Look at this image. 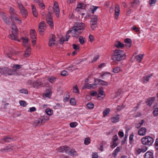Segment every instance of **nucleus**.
I'll use <instances>...</instances> for the list:
<instances>
[{"instance_id": "40", "label": "nucleus", "mask_w": 158, "mask_h": 158, "mask_svg": "<svg viewBox=\"0 0 158 158\" xmlns=\"http://www.w3.org/2000/svg\"><path fill=\"white\" fill-rule=\"evenodd\" d=\"M52 94V91L51 90H50L49 91L47 92L44 94V96L45 97L50 98Z\"/></svg>"}, {"instance_id": "30", "label": "nucleus", "mask_w": 158, "mask_h": 158, "mask_svg": "<svg viewBox=\"0 0 158 158\" xmlns=\"http://www.w3.org/2000/svg\"><path fill=\"white\" fill-rule=\"evenodd\" d=\"M145 158H153L152 153L150 152H147L145 154Z\"/></svg>"}, {"instance_id": "31", "label": "nucleus", "mask_w": 158, "mask_h": 158, "mask_svg": "<svg viewBox=\"0 0 158 158\" xmlns=\"http://www.w3.org/2000/svg\"><path fill=\"white\" fill-rule=\"evenodd\" d=\"M143 54H139L136 56V59L138 61L140 62L143 58Z\"/></svg>"}, {"instance_id": "5", "label": "nucleus", "mask_w": 158, "mask_h": 158, "mask_svg": "<svg viewBox=\"0 0 158 158\" xmlns=\"http://www.w3.org/2000/svg\"><path fill=\"white\" fill-rule=\"evenodd\" d=\"M141 142L144 145L150 146L153 143L154 140L151 137L146 136L141 139Z\"/></svg>"}, {"instance_id": "10", "label": "nucleus", "mask_w": 158, "mask_h": 158, "mask_svg": "<svg viewBox=\"0 0 158 158\" xmlns=\"http://www.w3.org/2000/svg\"><path fill=\"white\" fill-rule=\"evenodd\" d=\"M39 28V31L40 32H43L45 30L46 25L44 21H42L40 23Z\"/></svg>"}, {"instance_id": "51", "label": "nucleus", "mask_w": 158, "mask_h": 158, "mask_svg": "<svg viewBox=\"0 0 158 158\" xmlns=\"http://www.w3.org/2000/svg\"><path fill=\"white\" fill-rule=\"evenodd\" d=\"M70 103L72 105H75L76 104V100L74 98H71L70 100Z\"/></svg>"}, {"instance_id": "14", "label": "nucleus", "mask_w": 158, "mask_h": 158, "mask_svg": "<svg viewBox=\"0 0 158 158\" xmlns=\"http://www.w3.org/2000/svg\"><path fill=\"white\" fill-rule=\"evenodd\" d=\"M69 148L66 146H63L59 148L58 151L60 152L68 153Z\"/></svg>"}, {"instance_id": "58", "label": "nucleus", "mask_w": 158, "mask_h": 158, "mask_svg": "<svg viewBox=\"0 0 158 158\" xmlns=\"http://www.w3.org/2000/svg\"><path fill=\"white\" fill-rule=\"evenodd\" d=\"M156 2V0H149V3L150 5L152 6L155 4Z\"/></svg>"}, {"instance_id": "56", "label": "nucleus", "mask_w": 158, "mask_h": 158, "mask_svg": "<svg viewBox=\"0 0 158 158\" xmlns=\"http://www.w3.org/2000/svg\"><path fill=\"white\" fill-rule=\"evenodd\" d=\"M20 105L23 107H25L27 105L26 102L24 101H21L19 102Z\"/></svg>"}, {"instance_id": "49", "label": "nucleus", "mask_w": 158, "mask_h": 158, "mask_svg": "<svg viewBox=\"0 0 158 158\" xmlns=\"http://www.w3.org/2000/svg\"><path fill=\"white\" fill-rule=\"evenodd\" d=\"M90 142V139L89 138H85L84 140V143L85 145H88Z\"/></svg>"}, {"instance_id": "28", "label": "nucleus", "mask_w": 158, "mask_h": 158, "mask_svg": "<svg viewBox=\"0 0 158 158\" xmlns=\"http://www.w3.org/2000/svg\"><path fill=\"white\" fill-rule=\"evenodd\" d=\"M30 34L31 39H35L36 38V33L35 30H31L30 31Z\"/></svg>"}, {"instance_id": "45", "label": "nucleus", "mask_w": 158, "mask_h": 158, "mask_svg": "<svg viewBox=\"0 0 158 158\" xmlns=\"http://www.w3.org/2000/svg\"><path fill=\"white\" fill-rule=\"evenodd\" d=\"M19 92L22 94H27L28 93V91L26 89H23L19 90Z\"/></svg>"}, {"instance_id": "24", "label": "nucleus", "mask_w": 158, "mask_h": 158, "mask_svg": "<svg viewBox=\"0 0 158 158\" xmlns=\"http://www.w3.org/2000/svg\"><path fill=\"white\" fill-rule=\"evenodd\" d=\"M152 76V74H149L148 75L146 76L143 77V81L144 82L146 83L149 80Z\"/></svg>"}, {"instance_id": "6", "label": "nucleus", "mask_w": 158, "mask_h": 158, "mask_svg": "<svg viewBox=\"0 0 158 158\" xmlns=\"http://www.w3.org/2000/svg\"><path fill=\"white\" fill-rule=\"evenodd\" d=\"M18 4L21 14L24 17H26L28 15L27 11L21 3H18Z\"/></svg>"}, {"instance_id": "7", "label": "nucleus", "mask_w": 158, "mask_h": 158, "mask_svg": "<svg viewBox=\"0 0 158 158\" xmlns=\"http://www.w3.org/2000/svg\"><path fill=\"white\" fill-rule=\"evenodd\" d=\"M51 8V7H49V14L46 16V19L48 23L51 26V27H53L52 19L50 13V10Z\"/></svg>"}, {"instance_id": "57", "label": "nucleus", "mask_w": 158, "mask_h": 158, "mask_svg": "<svg viewBox=\"0 0 158 158\" xmlns=\"http://www.w3.org/2000/svg\"><path fill=\"white\" fill-rule=\"evenodd\" d=\"M94 106V105L92 103H89L87 104V107L89 109H92Z\"/></svg>"}, {"instance_id": "38", "label": "nucleus", "mask_w": 158, "mask_h": 158, "mask_svg": "<svg viewBox=\"0 0 158 158\" xmlns=\"http://www.w3.org/2000/svg\"><path fill=\"white\" fill-rule=\"evenodd\" d=\"M98 20V16L97 15L93 16L91 19L90 22H95L97 23Z\"/></svg>"}, {"instance_id": "17", "label": "nucleus", "mask_w": 158, "mask_h": 158, "mask_svg": "<svg viewBox=\"0 0 158 158\" xmlns=\"http://www.w3.org/2000/svg\"><path fill=\"white\" fill-rule=\"evenodd\" d=\"M119 118V115L117 114L115 116H113L110 118L111 121L112 123H116L118 122Z\"/></svg>"}, {"instance_id": "27", "label": "nucleus", "mask_w": 158, "mask_h": 158, "mask_svg": "<svg viewBox=\"0 0 158 158\" xmlns=\"http://www.w3.org/2000/svg\"><path fill=\"white\" fill-rule=\"evenodd\" d=\"M31 48L30 47H28L27 48L25 53V57H28L29 56L31 53Z\"/></svg>"}, {"instance_id": "19", "label": "nucleus", "mask_w": 158, "mask_h": 158, "mask_svg": "<svg viewBox=\"0 0 158 158\" xmlns=\"http://www.w3.org/2000/svg\"><path fill=\"white\" fill-rule=\"evenodd\" d=\"M6 74H7L9 75H12L16 74L15 73V70H14L13 69L6 68Z\"/></svg>"}, {"instance_id": "36", "label": "nucleus", "mask_w": 158, "mask_h": 158, "mask_svg": "<svg viewBox=\"0 0 158 158\" xmlns=\"http://www.w3.org/2000/svg\"><path fill=\"white\" fill-rule=\"evenodd\" d=\"M13 146L9 145L5 148H3V150L5 152L10 151V149H13Z\"/></svg>"}, {"instance_id": "25", "label": "nucleus", "mask_w": 158, "mask_h": 158, "mask_svg": "<svg viewBox=\"0 0 158 158\" xmlns=\"http://www.w3.org/2000/svg\"><path fill=\"white\" fill-rule=\"evenodd\" d=\"M31 6L32 12L34 16L35 17H37L38 14L35 6L33 4L31 5Z\"/></svg>"}, {"instance_id": "29", "label": "nucleus", "mask_w": 158, "mask_h": 158, "mask_svg": "<svg viewBox=\"0 0 158 158\" xmlns=\"http://www.w3.org/2000/svg\"><path fill=\"white\" fill-rule=\"evenodd\" d=\"M57 78L53 76L49 77L48 78V81L50 83H53L56 81Z\"/></svg>"}, {"instance_id": "42", "label": "nucleus", "mask_w": 158, "mask_h": 158, "mask_svg": "<svg viewBox=\"0 0 158 158\" xmlns=\"http://www.w3.org/2000/svg\"><path fill=\"white\" fill-rule=\"evenodd\" d=\"M155 99V98L154 97H152L149 98L148 99V104L150 106L154 102Z\"/></svg>"}, {"instance_id": "64", "label": "nucleus", "mask_w": 158, "mask_h": 158, "mask_svg": "<svg viewBox=\"0 0 158 158\" xmlns=\"http://www.w3.org/2000/svg\"><path fill=\"white\" fill-rule=\"evenodd\" d=\"M153 113L155 115H157L158 114V108H155L153 111Z\"/></svg>"}, {"instance_id": "54", "label": "nucleus", "mask_w": 158, "mask_h": 158, "mask_svg": "<svg viewBox=\"0 0 158 158\" xmlns=\"http://www.w3.org/2000/svg\"><path fill=\"white\" fill-rule=\"evenodd\" d=\"M92 158H98V156L97 152H94L92 154Z\"/></svg>"}, {"instance_id": "2", "label": "nucleus", "mask_w": 158, "mask_h": 158, "mask_svg": "<svg viewBox=\"0 0 158 158\" xmlns=\"http://www.w3.org/2000/svg\"><path fill=\"white\" fill-rule=\"evenodd\" d=\"M125 54L123 51L119 50L114 51L113 56V59L114 60L119 61L125 58Z\"/></svg>"}, {"instance_id": "23", "label": "nucleus", "mask_w": 158, "mask_h": 158, "mask_svg": "<svg viewBox=\"0 0 158 158\" xmlns=\"http://www.w3.org/2000/svg\"><path fill=\"white\" fill-rule=\"evenodd\" d=\"M22 67V65L19 64H15L12 66V68L14 69V70H15V73H16V71L20 69Z\"/></svg>"}, {"instance_id": "50", "label": "nucleus", "mask_w": 158, "mask_h": 158, "mask_svg": "<svg viewBox=\"0 0 158 158\" xmlns=\"http://www.w3.org/2000/svg\"><path fill=\"white\" fill-rule=\"evenodd\" d=\"M120 68L119 67H116L113 70V72L115 73H118V72H120Z\"/></svg>"}, {"instance_id": "15", "label": "nucleus", "mask_w": 158, "mask_h": 158, "mask_svg": "<svg viewBox=\"0 0 158 158\" xmlns=\"http://www.w3.org/2000/svg\"><path fill=\"white\" fill-rule=\"evenodd\" d=\"M42 83L40 80H37L32 83L33 87L34 88H38L42 85Z\"/></svg>"}, {"instance_id": "26", "label": "nucleus", "mask_w": 158, "mask_h": 158, "mask_svg": "<svg viewBox=\"0 0 158 158\" xmlns=\"http://www.w3.org/2000/svg\"><path fill=\"white\" fill-rule=\"evenodd\" d=\"M66 69L68 71H69L72 72L73 71V70H75L77 69V68H76V66H75V65H71L70 66L68 67Z\"/></svg>"}, {"instance_id": "3", "label": "nucleus", "mask_w": 158, "mask_h": 158, "mask_svg": "<svg viewBox=\"0 0 158 158\" xmlns=\"http://www.w3.org/2000/svg\"><path fill=\"white\" fill-rule=\"evenodd\" d=\"M11 29L12 34L9 35V38L12 40L20 41V40L18 39V37L16 35V33L18 32L17 27L15 26V24L13 23L12 24Z\"/></svg>"}, {"instance_id": "63", "label": "nucleus", "mask_w": 158, "mask_h": 158, "mask_svg": "<svg viewBox=\"0 0 158 158\" xmlns=\"http://www.w3.org/2000/svg\"><path fill=\"white\" fill-rule=\"evenodd\" d=\"M90 95L92 96H96L97 95V92L95 91H93L90 93Z\"/></svg>"}, {"instance_id": "11", "label": "nucleus", "mask_w": 158, "mask_h": 158, "mask_svg": "<svg viewBox=\"0 0 158 158\" xmlns=\"http://www.w3.org/2000/svg\"><path fill=\"white\" fill-rule=\"evenodd\" d=\"M96 84H87L84 85L82 87V89H91L92 88H94L96 87Z\"/></svg>"}, {"instance_id": "18", "label": "nucleus", "mask_w": 158, "mask_h": 158, "mask_svg": "<svg viewBox=\"0 0 158 158\" xmlns=\"http://www.w3.org/2000/svg\"><path fill=\"white\" fill-rule=\"evenodd\" d=\"M147 150L146 147H144L141 148H137L136 149V153L138 154H140L141 153H144Z\"/></svg>"}, {"instance_id": "61", "label": "nucleus", "mask_w": 158, "mask_h": 158, "mask_svg": "<svg viewBox=\"0 0 158 158\" xmlns=\"http://www.w3.org/2000/svg\"><path fill=\"white\" fill-rule=\"evenodd\" d=\"M117 145V143H116L115 142L113 141V143H111V147L112 148H114L115 147H116Z\"/></svg>"}, {"instance_id": "34", "label": "nucleus", "mask_w": 158, "mask_h": 158, "mask_svg": "<svg viewBox=\"0 0 158 158\" xmlns=\"http://www.w3.org/2000/svg\"><path fill=\"white\" fill-rule=\"evenodd\" d=\"M23 45L24 46H26L28 41V39L27 38H25L23 37L22 38Z\"/></svg>"}, {"instance_id": "1", "label": "nucleus", "mask_w": 158, "mask_h": 158, "mask_svg": "<svg viewBox=\"0 0 158 158\" xmlns=\"http://www.w3.org/2000/svg\"><path fill=\"white\" fill-rule=\"evenodd\" d=\"M86 25L83 23H77L75 25L72 27L70 30H69L65 37L62 38L60 41L61 43H63L65 41H67L70 37V35L69 34L70 33L72 34V36L76 38H77L79 35L82 33V30L84 29Z\"/></svg>"}, {"instance_id": "44", "label": "nucleus", "mask_w": 158, "mask_h": 158, "mask_svg": "<svg viewBox=\"0 0 158 158\" xmlns=\"http://www.w3.org/2000/svg\"><path fill=\"white\" fill-rule=\"evenodd\" d=\"M139 0H134V2L131 3V6L133 7L135 6H136L139 4Z\"/></svg>"}, {"instance_id": "9", "label": "nucleus", "mask_w": 158, "mask_h": 158, "mask_svg": "<svg viewBox=\"0 0 158 158\" xmlns=\"http://www.w3.org/2000/svg\"><path fill=\"white\" fill-rule=\"evenodd\" d=\"M55 36L53 34L50 35L48 43L49 46H52L56 44V42L55 40Z\"/></svg>"}, {"instance_id": "37", "label": "nucleus", "mask_w": 158, "mask_h": 158, "mask_svg": "<svg viewBox=\"0 0 158 158\" xmlns=\"http://www.w3.org/2000/svg\"><path fill=\"white\" fill-rule=\"evenodd\" d=\"M45 112L46 114L49 115H51L53 113L52 110H51L49 108L45 110Z\"/></svg>"}, {"instance_id": "41", "label": "nucleus", "mask_w": 158, "mask_h": 158, "mask_svg": "<svg viewBox=\"0 0 158 158\" xmlns=\"http://www.w3.org/2000/svg\"><path fill=\"white\" fill-rule=\"evenodd\" d=\"M73 91L74 93H79V90L78 89V87L77 85H74L73 86Z\"/></svg>"}, {"instance_id": "21", "label": "nucleus", "mask_w": 158, "mask_h": 158, "mask_svg": "<svg viewBox=\"0 0 158 158\" xmlns=\"http://www.w3.org/2000/svg\"><path fill=\"white\" fill-rule=\"evenodd\" d=\"M95 82H98V84L103 85H108V83L102 80L98 79H95L94 80Z\"/></svg>"}, {"instance_id": "55", "label": "nucleus", "mask_w": 158, "mask_h": 158, "mask_svg": "<svg viewBox=\"0 0 158 158\" xmlns=\"http://www.w3.org/2000/svg\"><path fill=\"white\" fill-rule=\"evenodd\" d=\"M131 29L132 30L136 32H138L139 31V28L135 26H133Z\"/></svg>"}, {"instance_id": "48", "label": "nucleus", "mask_w": 158, "mask_h": 158, "mask_svg": "<svg viewBox=\"0 0 158 158\" xmlns=\"http://www.w3.org/2000/svg\"><path fill=\"white\" fill-rule=\"evenodd\" d=\"M110 73H106L102 75V77L103 79H105L108 77L110 76Z\"/></svg>"}, {"instance_id": "8", "label": "nucleus", "mask_w": 158, "mask_h": 158, "mask_svg": "<svg viewBox=\"0 0 158 158\" xmlns=\"http://www.w3.org/2000/svg\"><path fill=\"white\" fill-rule=\"evenodd\" d=\"M54 12L55 13L57 17L59 16L60 13V9L59 7L58 3L56 1L54 2L53 7Z\"/></svg>"}, {"instance_id": "33", "label": "nucleus", "mask_w": 158, "mask_h": 158, "mask_svg": "<svg viewBox=\"0 0 158 158\" xmlns=\"http://www.w3.org/2000/svg\"><path fill=\"white\" fill-rule=\"evenodd\" d=\"M125 42L126 44V46L130 47L131 45V40L130 39H127L125 40Z\"/></svg>"}, {"instance_id": "13", "label": "nucleus", "mask_w": 158, "mask_h": 158, "mask_svg": "<svg viewBox=\"0 0 158 158\" xmlns=\"http://www.w3.org/2000/svg\"><path fill=\"white\" fill-rule=\"evenodd\" d=\"M146 129L144 127H142L139 130L138 134L140 136H144L146 134Z\"/></svg>"}, {"instance_id": "53", "label": "nucleus", "mask_w": 158, "mask_h": 158, "mask_svg": "<svg viewBox=\"0 0 158 158\" xmlns=\"http://www.w3.org/2000/svg\"><path fill=\"white\" fill-rule=\"evenodd\" d=\"M77 125V123L76 122H73L70 123V126L71 127L74 128L76 127Z\"/></svg>"}, {"instance_id": "60", "label": "nucleus", "mask_w": 158, "mask_h": 158, "mask_svg": "<svg viewBox=\"0 0 158 158\" xmlns=\"http://www.w3.org/2000/svg\"><path fill=\"white\" fill-rule=\"evenodd\" d=\"M155 148L157 150H158V138L156 139L155 142Z\"/></svg>"}, {"instance_id": "43", "label": "nucleus", "mask_w": 158, "mask_h": 158, "mask_svg": "<svg viewBox=\"0 0 158 158\" xmlns=\"http://www.w3.org/2000/svg\"><path fill=\"white\" fill-rule=\"evenodd\" d=\"M42 118H41L38 119L36 120L35 121V123L37 125L39 124L40 123H44L43 121H42Z\"/></svg>"}, {"instance_id": "46", "label": "nucleus", "mask_w": 158, "mask_h": 158, "mask_svg": "<svg viewBox=\"0 0 158 158\" xmlns=\"http://www.w3.org/2000/svg\"><path fill=\"white\" fill-rule=\"evenodd\" d=\"M6 68H0V73L2 74H6V71L5 70L6 69Z\"/></svg>"}, {"instance_id": "32", "label": "nucleus", "mask_w": 158, "mask_h": 158, "mask_svg": "<svg viewBox=\"0 0 158 158\" xmlns=\"http://www.w3.org/2000/svg\"><path fill=\"white\" fill-rule=\"evenodd\" d=\"M110 111V109L109 108H107L105 109L103 112V116L105 117L108 114Z\"/></svg>"}, {"instance_id": "35", "label": "nucleus", "mask_w": 158, "mask_h": 158, "mask_svg": "<svg viewBox=\"0 0 158 158\" xmlns=\"http://www.w3.org/2000/svg\"><path fill=\"white\" fill-rule=\"evenodd\" d=\"M78 40L79 43L81 45L83 44L85 42V39L82 36L79 37Z\"/></svg>"}, {"instance_id": "12", "label": "nucleus", "mask_w": 158, "mask_h": 158, "mask_svg": "<svg viewBox=\"0 0 158 158\" xmlns=\"http://www.w3.org/2000/svg\"><path fill=\"white\" fill-rule=\"evenodd\" d=\"M0 15L6 23L8 24H10V21H9V19L6 17L5 14L3 12H0Z\"/></svg>"}, {"instance_id": "22", "label": "nucleus", "mask_w": 158, "mask_h": 158, "mask_svg": "<svg viewBox=\"0 0 158 158\" xmlns=\"http://www.w3.org/2000/svg\"><path fill=\"white\" fill-rule=\"evenodd\" d=\"M68 153L72 156H77L78 155L77 152L74 149L69 150Z\"/></svg>"}, {"instance_id": "16", "label": "nucleus", "mask_w": 158, "mask_h": 158, "mask_svg": "<svg viewBox=\"0 0 158 158\" xmlns=\"http://www.w3.org/2000/svg\"><path fill=\"white\" fill-rule=\"evenodd\" d=\"M12 140V138L10 136L4 137L2 139L1 142L3 143L4 142H10Z\"/></svg>"}, {"instance_id": "4", "label": "nucleus", "mask_w": 158, "mask_h": 158, "mask_svg": "<svg viewBox=\"0 0 158 158\" xmlns=\"http://www.w3.org/2000/svg\"><path fill=\"white\" fill-rule=\"evenodd\" d=\"M9 11L10 13L11 19L12 21L15 20L19 23L21 24L22 23L21 20L20 18L18 16L14 9L12 7H10V8Z\"/></svg>"}, {"instance_id": "62", "label": "nucleus", "mask_w": 158, "mask_h": 158, "mask_svg": "<svg viewBox=\"0 0 158 158\" xmlns=\"http://www.w3.org/2000/svg\"><path fill=\"white\" fill-rule=\"evenodd\" d=\"M89 41L90 42H92L94 40V36L92 35H90L89 36Z\"/></svg>"}, {"instance_id": "20", "label": "nucleus", "mask_w": 158, "mask_h": 158, "mask_svg": "<svg viewBox=\"0 0 158 158\" xmlns=\"http://www.w3.org/2000/svg\"><path fill=\"white\" fill-rule=\"evenodd\" d=\"M120 8L118 5H116L115 7V16L116 19H117L119 15Z\"/></svg>"}, {"instance_id": "52", "label": "nucleus", "mask_w": 158, "mask_h": 158, "mask_svg": "<svg viewBox=\"0 0 158 158\" xmlns=\"http://www.w3.org/2000/svg\"><path fill=\"white\" fill-rule=\"evenodd\" d=\"M42 121H43L44 123L45 122V121H47L49 119V117L47 116H44L41 117Z\"/></svg>"}, {"instance_id": "39", "label": "nucleus", "mask_w": 158, "mask_h": 158, "mask_svg": "<svg viewBox=\"0 0 158 158\" xmlns=\"http://www.w3.org/2000/svg\"><path fill=\"white\" fill-rule=\"evenodd\" d=\"M115 46L117 48H122L124 47V44L121 42L117 41L115 44Z\"/></svg>"}, {"instance_id": "47", "label": "nucleus", "mask_w": 158, "mask_h": 158, "mask_svg": "<svg viewBox=\"0 0 158 158\" xmlns=\"http://www.w3.org/2000/svg\"><path fill=\"white\" fill-rule=\"evenodd\" d=\"M98 8V7L97 6H92L90 8V10L92 13L94 14L95 11H96L97 10Z\"/></svg>"}, {"instance_id": "59", "label": "nucleus", "mask_w": 158, "mask_h": 158, "mask_svg": "<svg viewBox=\"0 0 158 158\" xmlns=\"http://www.w3.org/2000/svg\"><path fill=\"white\" fill-rule=\"evenodd\" d=\"M61 74L63 76H65L68 75V72L65 70H63L61 72Z\"/></svg>"}]
</instances>
